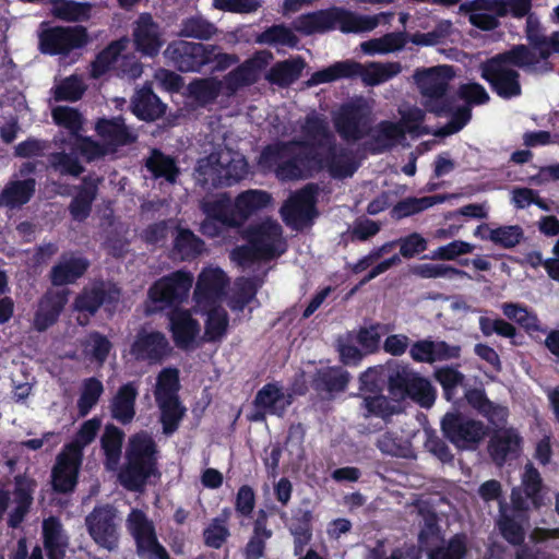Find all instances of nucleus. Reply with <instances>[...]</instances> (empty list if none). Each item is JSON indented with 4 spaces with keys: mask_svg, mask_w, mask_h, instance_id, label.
Returning <instances> with one entry per match:
<instances>
[{
    "mask_svg": "<svg viewBox=\"0 0 559 559\" xmlns=\"http://www.w3.org/2000/svg\"><path fill=\"white\" fill-rule=\"evenodd\" d=\"M95 131L109 150L133 143L138 138L135 131L126 126L121 117L98 119Z\"/></svg>",
    "mask_w": 559,
    "mask_h": 559,
    "instance_id": "28",
    "label": "nucleus"
},
{
    "mask_svg": "<svg viewBox=\"0 0 559 559\" xmlns=\"http://www.w3.org/2000/svg\"><path fill=\"white\" fill-rule=\"evenodd\" d=\"M524 238V231L519 225L501 226L488 230L483 239L490 240L497 246L510 249L519 245Z\"/></svg>",
    "mask_w": 559,
    "mask_h": 559,
    "instance_id": "63",
    "label": "nucleus"
},
{
    "mask_svg": "<svg viewBox=\"0 0 559 559\" xmlns=\"http://www.w3.org/2000/svg\"><path fill=\"white\" fill-rule=\"evenodd\" d=\"M443 435L460 450H475L487 435L486 426L461 414L448 413L441 420Z\"/></svg>",
    "mask_w": 559,
    "mask_h": 559,
    "instance_id": "15",
    "label": "nucleus"
},
{
    "mask_svg": "<svg viewBox=\"0 0 559 559\" xmlns=\"http://www.w3.org/2000/svg\"><path fill=\"white\" fill-rule=\"evenodd\" d=\"M409 37L403 32L388 33L378 38H371L360 44V49L368 56L388 55L402 50Z\"/></svg>",
    "mask_w": 559,
    "mask_h": 559,
    "instance_id": "42",
    "label": "nucleus"
},
{
    "mask_svg": "<svg viewBox=\"0 0 559 559\" xmlns=\"http://www.w3.org/2000/svg\"><path fill=\"white\" fill-rule=\"evenodd\" d=\"M179 376L177 369H163L156 382L154 391L155 400L160 409V420L164 432L173 433L181 420L185 408L180 406L178 400Z\"/></svg>",
    "mask_w": 559,
    "mask_h": 559,
    "instance_id": "10",
    "label": "nucleus"
},
{
    "mask_svg": "<svg viewBox=\"0 0 559 559\" xmlns=\"http://www.w3.org/2000/svg\"><path fill=\"white\" fill-rule=\"evenodd\" d=\"M49 166L60 175H69L79 177L83 171L84 167L79 160L76 150L71 143L70 151L62 150L60 152L51 153L48 156Z\"/></svg>",
    "mask_w": 559,
    "mask_h": 559,
    "instance_id": "51",
    "label": "nucleus"
},
{
    "mask_svg": "<svg viewBox=\"0 0 559 559\" xmlns=\"http://www.w3.org/2000/svg\"><path fill=\"white\" fill-rule=\"evenodd\" d=\"M290 404L292 395L283 392L282 388L275 383L265 384L254 397L257 408L278 417L284 415Z\"/></svg>",
    "mask_w": 559,
    "mask_h": 559,
    "instance_id": "38",
    "label": "nucleus"
},
{
    "mask_svg": "<svg viewBox=\"0 0 559 559\" xmlns=\"http://www.w3.org/2000/svg\"><path fill=\"white\" fill-rule=\"evenodd\" d=\"M453 75L452 68L448 66L417 70L414 73V80L425 98L424 106L439 116L451 115V120L436 133L440 136L459 132L472 117L468 105L455 106L447 93Z\"/></svg>",
    "mask_w": 559,
    "mask_h": 559,
    "instance_id": "2",
    "label": "nucleus"
},
{
    "mask_svg": "<svg viewBox=\"0 0 559 559\" xmlns=\"http://www.w3.org/2000/svg\"><path fill=\"white\" fill-rule=\"evenodd\" d=\"M85 524L93 540L107 550H115L119 543L117 510L109 504L94 508Z\"/></svg>",
    "mask_w": 559,
    "mask_h": 559,
    "instance_id": "16",
    "label": "nucleus"
},
{
    "mask_svg": "<svg viewBox=\"0 0 559 559\" xmlns=\"http://www.w3.org/2000/svg\"><path fill=\"white\" fill-rule=\"evenodd\" d=\"M69 290H48L39 300L34 318L37 331H45L52 325L68 302Z\"/></svg>",
    "mask_w": 559,
    "mask_h": 559,
    "instance_id": "27",
    "label": "nucleus"
},
{
    "mask_svg": "<svg viewBox=\"0 0 559 559\" xmlns=\"http://www.w3.org/2000/svg\"><path fill=\"white\" fill-rule=\"evenodd\" d=\"M381 15H361L334 7L298 16L294 21V27L305 35L324 33L335 27L343 33H361L374 29Z\"/></svg>",
    "mask_w": 559,
    "mask_h": 559,
    "instance_id": "5",
    "label": "nucleus"
},
{
    "mask_svg": "<svg viewBox=\"0 0 559 559\" xmlns=\"http://www.w3.org/2000/svg\"><path fill=\"white\" fill-rule=\"evenodd\" d=\"M203 242L189 229H179L175 238V252L181 260H190L201 253Z\"/></svg>",
    "mask_w": 559,
    "mask_h": 559,
    "instance_id": "64",
    "label": "nucleus"
},
{
    "mask_svg": "<svg viewBox=\"0 0 559 559\" xmlns=\"http://www.w3.org/2000/svg\"><path fill=\"white\" fill-rule=\"evenodd\" d=\"M88 267V261L73 253L62 254L51 267L49 277L55 286L74 283Z\"/></svg>",
    "mask_w": 559,
    "mask_h": 559,
    "instance_id": "32",
    "label": "nucleus"
},
{
    "mask_svg": "<svg viewBox=\"0 0 559 559\" xmlns=\"http://www.w3.org/2000/svg\"><path fill=\"white\" fill-rule=\"evenodd\" d=\"M136 396L138 390L133 383L122 385L111 401L112 417L122 424L130 423L135 415L134 403Z\"/></svg>",
    "mask_w": 559,
    "mask_h": 559,
    "instance_id": "43",
    "label": "nucleus"
},
{
    "mask_svg": "<svg viewBox=\"0 0 559 559\" xmlns=\"http://www.w3.org/2000/svg\"><path fill=\"white\" fill-rule=\"evenodd\" d=\"M510 511L502 503H500V516L498 526L502 536L513 545H520L524 540V530L522 524L516 519L514 512Z\"/></svg>",
    "mask_w": 559,
    "mask_h": 559,
    "instance_id": "57",
    "label": "nucleus"
},
{
    "mask_svg": "<svg viewBox=\"0 0 559 559\" xmlns=\"http://www.w3.org/2000/svg\"><path fill=\"white\" fill-rule=\"evenodd\" d=\"M200 209L206 216L218 218L226 226L238 227L235 205L226 193L204 198L200 202Z\"/></svg>",
    "mask_w": 559,
    "mask_h": 559,
    "instance_id": "39",
    "label": "nucleus"
},
{
    "mask_svg": "<svg viewBox=\"0 0 559 559\" xmlns=\"http://www.w3.org/2000/svg\"><path fill=\"white\" fill-rule=\"evenodd\" d=\"M36 481L27 476L14 477L13 490L0 489V521L8 514V525L17 527L25 519L33 504Z\"/></svg>",
    "mask_w": 559,
    "mask_h": 559,
    "instance_id": "12",
    "label": "nucleus"
},
{
    "mask_svg": "<svg viewBox=\"0 0 559 559\" xmlns=\"http://www.w3.org/2000/svg\"><path fill=\"white\" fill-rule=\"evenodd\" d=\"M171 347L165 334L141 330L131 345L130 353L138 360L158 364L169 355Z\"/></svg>",
    "mask_w": 559,
    "mask_h": 559,
    "instance_id": "23",
    "label": "nucleus"
},
{
    "mask_svg": "<svg viewBox=\"0 0 559 559\" xmlns=\"http://www.w3.org/2000/svg\"><path fill=\"white\" fill-rule=\"evenodd\" d=\"M272 55L266 51L257 52L238 68L225 76V85L229 93H235L243 86L255 83L261 71L269 64Z\"/></svg>",
    "mask_w": 559,
    "mask_h": 559,
    "instance_id": "25",
    "label": "nucleus"
},
{
    "mask_svg": "<svg viewBox=\"0 0 559 559\" xmlns=\"http://www.w3.org/2000/svg\"><path fill=\"white\" fill-rule=\"evenodd\" d=\"M367 147L370 152L379 154L391 151L405 140V130L400 122L381 120L370 127L367 135Z\"/></svg>",
    "mask_w": 559,
    "mask_h": 559,
    "instance_id": "26",
    "label": "nucleus"
},
{
    "mask_svg": "<svg viewBox=\"0 0 559 559\" xmlns=\"http://www.w3.org/2000/svg\"><path fill=\"white\" fill-rule=\"evenodd\" d=\"M123 441V432L112 426H106L102 436V447L106 454V466L108 469H115L119 463L121 455V447Z\"/></svg>",
    "mask_w": 559,
    "mask_h": 559,
    "instance_id": "54",
    "label": "nucleus"
},
{
    "mask_svg": "<svg viewBox=\"0 0 559 559\" xmlns=\"http://www.w3.org/2000/svg\"><path fill=\"white\" fill-rule=\"evenodd\" d=\"M417 515L420 525L418 534L419 545L429 551L440 539L438 519L436 513L427 507H418Z\"/></svg>",
    "mask_w": 559,
    "mask_h": 559,
    "instance_id": "47",
    "label": "nucleus"
},
{
    "mask_svg": "<svg viewBox=\"0 0 559 559\" xmlns=\"http://www.w3.org/2000/svg\"><path fill=\"white\" fill-rule=\"evenodd\" d=\"M36 185L34 178L10 180L0 193V206L13 210L28 203L36 191Z\"/></svg>",
    "mask_w": 559,
    "mask_h": 559,
    "instance_id": "37",
    "label": "nucleus"
},
{
    "mask_svg": "<svg viewBox=\"0 0 559 559\" xmlns=\"http://www.w3.org/2000/svg\"><path fill=\"white\" fill-rule=\"evenodd\" d=\"M311 520L312 514L309 510L298 509L289 522V532L294 536L295 556H300L311 539Z\"/></svg>",
    "mask_w": 559,
    "mask_h": 559,
    "instance_id": "44",
    "label": "nucleus"
},
{
    "mask_svg": "<svg viewBox=\"0 0 559 559\" xmlns=\"http://www.w3.org/2000/svg\"><path fill=\"white\" fill-rule=\"evenodd\" d=\"M519 67L528 73L545 74L554 69L549 60L536 59L535 51L525 45L499 53L479 66L480 74L502 98H512L521 94Z\"/></svg>",
    "mask_w": 559,
    "mask_h": 559,
    "instance_id": "1",
    "label": "nucleus"
},
{
    "mask_svg": "<svg viewBox=\"0 0 559 559\" xmlns=\"http://www.w3.org/2000/svg\"><path fill=\"white\" fill-rule=\"evenodd\" d=\"M248 245L231 251V259L246 265L254 259L271 260L286 251L282 226L273 219H265L247 229Z\"/></svg>",
    "mask_w": 559,
    "mask_h": 559,
    "instance_id": "6",
    "label": "nucleus"
},
{
    "mask_svg": "<svg viewBox=\"0 0 559 559\" xmlns=\"http://www.w3.org/2000/svg\"><path fill=\"white\" fill-rule=\"evenodd\" d=\"M132 40L135 49L147 57L157 56L165 43L159 24L150 13H141L132 23Z\"/></svg>",
    "mask_w": 559,
    "mask_h": 559,
    "instance_id": "22",
    "label": "nucleus"
},
{
    "mask_svg": "<svg viewBox=\"0 0 559 559\" xmlns=\"http://www.w3.org/2000/svg\"><path fill=\"white\" fill-rule=\"evenodd\" d=\"M192 284L193 276L183 271L159 278L148 289L152 306L147 307V312H155L182 302L188 297Z\"/></svg>",
    "mask_w": 559,
    "mask_h": 559,
    "instance_id": "14",
    "label": "nucleus"
},
{
    "mask_svg": "<svg viewBox=\"0 0 559 559\" xmlns=\"http://www.w3.org/2000/svg\"><path fill=\"white\" fill-rule=\"evenodd\" d=\"M82 353L85 359L103 366L106 361L112 344L99 332H92L81 341Z\"/></svg>",
    "mask_w": 559,
    "mask_h": 559,
    "instance_id": "50",
    "label": "nucleus"
},
{
    "mask_svg": "<svg viewBox=\"0 0 559 559\" xmlns=\"http://www.w3.org/2000/svg\"><path fill=\"white\" fill-rule=\"evenodd\" d=\"M126 527L133 537L136 554L145 559H169L165 547L159 544L152 520L140 509H132L126 519Z\"/></svg>",
    "mask_w": 559,
    "mask_h": 559,
    "instance_id": "13",
    "label": "nucleus"
},
{
    "mask_svg": "<svg viewBox=\"0 0 559 559\" xmlns=\"http://www.w3.org/2000/svg\"><path fill=\"white\" fill-rule=\"evenodd\" d=\"M258 165L262 171H273L282 180L308 178L316 169V158L296 140L277 142L260 154Z\"/></svg>",
    "mask_w": 559,
    "mask_h": 559,
    "instance_id": "3",
    "label": "nucleus"
},
{
    "mask_svg": "<svg viewBox=\"0 0 559 559\" xmlns=\"http://www.w3.org/2000/svg\"><path fill=\"white\" fill-rule=\"evenodd\" d=\"M353 78H360L366 86H377L397 76L403 71L399 61H370L365 64L357 62Z\"/></svg>",
    "mask_w": 559,
    "mask_h": 559,
    "instance_id": "31",
    "label": "nucleus"
},
{
    "mask_svg": "<svg viewBox=\"0 0 559 559\" xmlns=\"http://www.w3.org/2000/svg\"><path fill=\"white\" fill-rule=\"evenodd\" d=\"M145 165L155 178H165L171 183L176 181L179 174L175 159L157 150L152 151Z\"/></svg>",
    "mask_w": 559,
    "mask_h": 559,
    "instance_id": "55",
    "label": "nucleus"
},
{
    "mask_svg": "<svg viewBox=\"0 0 559 559\" xmlns=\"http://www.w3.org/2000/svg\"><path fill=\"white\" fill-rule=\"evenodd\" d=\"M227 286L228 278L221 269H204L198 277L193 294L197 307L200 309H206L215 306L222 300Z\"/></svg>",
    "mask_w": 559,
    "mask_h": 559,
    "instance_id": "21",
    "label": "nucleus"
},
{
    "mask_svg": "<svg viewBox=\"0 0 559 559\" xmlns=\"http://www.w3.org/2000/svg\"><path fill=\"white\" fill-rule=\"evenodd\" d=\"M100 181V178L94 176L83 178L82 185L78 187L76 195L69 205V211L73 219L82 222L88 217Z\"/></svg>",
    "mask_w": 559,
    "mask_h": 559,
    "instance_id": "35",
    "label": "nucleus"
},
{
    "mask_svg": "<svg viewBox=\"0 0 559 559\" xmlns=\"http://www.w3.org/2000/svg\"><path fill=\"white\" fill-rule=\"evenodd\" d=\"M39 50L48 55H66L69 51L82 47L87 39L85 28L50 27L38 35Z\"/></svg>",
    "mask_w": 559,
    "mask_h": 559,
    "instance_id": "19",
    "label": "nucleus"
},
{
    "mask_svg": "<svg viewBox=\"0 0 559 559\" xmlns=\"http://www.w3.org/2000/svg\"><path fill=\"white\" fill-rule=\"evenodd\" d=\"M469 23L483 31H492L499 26V16L509 12L514 17H524L531 11V0H475L469 4Z\"/></svg>",
    "mask_w": 559,
    "mask_h": 559,
    "instance_id": "11",
    "label": "nucleus"
},
{
    "mask_svg": "<svg viewBox=\"0 0 559 559\" xmlns=\"http://www.w3.org/2000/svg\"><path fill=\"white\" fill-rule=\"evenodd\" d=\"M373 119V100L362 96L343 104L332 117L336 132L347 143L367 138Z\"/></svg>",
    "mask_w": 559,
    "mask_h": 559,
    "instance_id": "9",
    "label": "nucleus"
},
{
    "mask_svg": "<svg viewBox=\"0 0 559 559\" xmlns=\"http://www.w3.org/2000/svg\"><path fill=\"white\" fill-rule=\"evenodd\" d=\"M100 420L92 418L86 420L80 428L76 438L66 445L58 455L57 463L52 469V485L59 492L72 491L76 485L78 473L82 463V450L96 437Z\"/></svg>",
    "mask_w": 559,
    "mask_h": 559,
    "instance_id": "7",
    "label": "nucleus"
},
{
    "mask_svg": "<svg viewBox=\"0 0 559 559\" xmlns=\"http://www.w3.org/2000/svg\"><path fill=\"white\" fill-rule=\"evenodd\" d=\"M468 554V542L464 534H455L448 542L436 545L428 551V559H464Z\"/></svg>",
    "mask_w": 559,
    "mask_h": 559,
    "instance_id": "52",
    "label": "nucleus"
},
{
    "mask_svg": "<svg viewBox=\"0 0 559 559\" xmlns=\"http://www.w3.org/2000/svg\"><path fill=\"white\" fill-rule=\"evenodd\" d=\"M520 445L521 437L515 429H498L489 441L488 450L492 461L501 466L518 456Z\"/></svg>",
    "mask_w": 559,
    "mask_h": 559,
    "instance_id": "30",
    "label": "nucleus"
},
{
    "mask_svg": "<svg viewBox=\"0 0 559 559\" xmlns=\"http://www.w3.org/2000/svg\"><path fill=\"white\" fill-rule=\"evenodd\" d=\"M43 535L49 559H62L68 546L61 522L50 516L43 522Z\"/></svg>",
    "mask_w": 559,
    "mask_h": 559,
    "instance_id": "41",
    "label": "nucleus"
},
{
    "mask_svg": "<svg viewBox=\"0 0 559 559\" xmlns=\"http://www.w3.org/2000/svg\"><path fill=\"white\" fill-rule=\"evenodd\" d=\"M132 111L140 119L155 120L164 114L165 107L151 90L142 88L132 99Z\"/></svg>",
    "mask_w": 559,
    "mask_h": 559,
    "instance_id": "45",
    "label": "nucleus"
},
{
    "mask_svg": "<svg viewBox=\"0 0 559 559\" xmlns=\"http://www.w3.org/2000/svg\"><path fill=\"white\" fill-rule=\"evenodd\" d=\"M157 447L147 432L132 436L126 449V463L118 479L130 491H142L151 476L157 474Z\"/></svg>",
    "mask_w": 559,
    "mask_h": 559,
    "instance_id": "4",
    "label": "nucleus"
},
{
    "mask_svg": "<svg viewBox=\"0 0 559 559\" xmlns=\"http://www.w3.org/2000/svg\"><path fill=\"white\" fill-rule=\"evenodd\" d=\"M326 167L334 178H346L353 176L357 165L347 150L340 147L336 141L330 152H322L316 158V169Z\"/></svg>",
    "mask_w": 559,
    "mask_h": 559,
    "instance_id": "29",
    "label": "nucleus"
},
{
    "mask_svg": "<svg viewBox=\"0 0 559 559\" xmlns=\"http://www.w3.org/2000/svg\"><path fill=\"white\" fill-rule=\"evenodd\" d=\"M397 112L401 117L399 122L403 126L405 134L418 136L429 133V129L424 126L425 111L423 109L415 106H400Z\"/></svg>",
    "mask_w": 559,
    "mask_h": 559,
    "instance_id": "59",
    "label": "nucleus"
},
{
    "mask_svg": "<svg viewBox=\"0 0 559 559\" xmlns=\"http://www.w3.org/2000/svg\"><path fill=\"white\" fill-rule=\"evenodd\" d=\"M525 16H527L526 36L531 45L530 49L535 51L536 59L549 60L551 55L559 53V32L547 37L540 34L538 21L530 12Z\"/></svg>",
    "mask_w": 559,
    "mask_h": 559,
    "instance_id": "34",
    "label": "nucleus"
},
{
    "mask_svg": "<svg viewBox=\"0 0 559 559\" xmlns=\"http://www.w3.org/2000/svg\"><path fill=\"white\" fill-rule=\"evenodd\" d=\"M191 97L201 106L213 103L222 91V82L215 78L197 79L188 86Z\"/></svg>",
    "mask_w": 559,
    "mask_h": 559,
    "instance_id": "56",
    "label": "nucleus"
},
{
    "mask_svg": "<svg viewBox=\"0 0 559 559\" xmlns=\"http://www.w3.org/2000/svg\"><path fill=\"white\" fill-rule=\"evenodd\" d=\"M119 289L105 282H95L78 295L74 300V309L79 312L95 314L99 307L105 304H112L119 299Z\"/></svg>",
    "mask_w": 559,
    "mask_h": 559,
    "instance_id": "24",
    "label": "nucleus"
},
{
    "mask_svg": "<svg viewBox=\"0 0 559 559\" xmlns=\"http://www.w3.org/2000/svg\"><path fill=\"white\" fill-rule=\"evenodd\" d=\"M170 329L176 345L188 349L194 346L200 324L188 310H176L170 314Z\"/></svg>",
    "mask_w": 559,
    "mask_h": 559,
    "instance_id": "33",
    "label": "nucleus"
},
{
    "mask_svg": "<svg viewBox=\"0 0 559 559\" xmlns=\"http://www.w3.org/2000/svg\"><path fill=\"white\" fill-rule=\"evenodd\" d=\"M349 382V373L340 367H325L316 373V390L329 393L344 391Z\"/></svg>",
    "mask_w": 559,
    "mask_h": 559,
    "instance_id": "49",
    "label": "nucleus"
},
{
    "mask_svg": "<svg viewBox=\"0 0 559 559\" xmlns=\"http://www.w3.org/2000/svg\"><path fill=\"white\" fill-rule=\"evenodd\" d=\"M358 69L357 61L347 59L337 61L328 68L319 70L310 76L306 82L308 87L323 83H331L340 79H352L354 70Z\"/></svg>",
    "mask_w": 559,
    "mask_h": 559,
    "instance_id": "46",
    "label": "nucleus"
},
{
    "mask_svg": "<svg viewBox=\"0 0 559 559\" xmlns=\"http://www.w3.org/2000/svg\"><path fill=\"white\" fill-rule=\"evenodd\" d=\"M300 133L301 140L297 141L305 145L314 158L322 152H330L336 141L326 117L317 112L307 115L300 122Z\"/></svg>",
    "mask_w": 559,
    "mask_h": 559,
    "instance_id": "17",
    "label": "nucleus"
},
{
    "mask_svg": "<svg viewBox=\"0 0 559 559\" xmlns=\"http://www.w3.org/2000/svg\"><path fill=\"white\" fill-rule=\"evenodd\" d=\"M207 311V319L205 321V332L203 340L206 342H215L222 340L228 328V316L222 307H209L203 309Z\"/></svg>",
    "mask_w": 559,
    "mask_h": 559,
    "instance_id": "53",
    "label": "nucleus"
},
{
    "mask_svg": "<svg viewBox=\"0 0 559 559\" xmlns=\"http://www.w3.org/2000/svg\"><path fill=\"white\" fill-rule=\"evenodd\" d=\"M228 516L229 512L225 510L221 516L213 519L204 530L203 537L207 547L218 549L227 540L229 536Z\"/></svg>",
    "mask_w": 559,
    "mask_h": 559,
    "instance_id": "62",
    "label": "nucleus"
},
{
    "mask_svg": "<svg viewBox=\"0 0 559 559\" xmlns=\"http://www.w3.org/2000/svg\"><path fill=\"white\" fill-rule=\"evenodd\" d=\"M129 45L128 38L111 43L104 49L92 63V76L97 79L103 75L109 67L117 60L120 53L127 49Z\"/></svg>",
    "mask_w": 559,
    "mask_h": 559,
    "instance_id": "60",
    "label": "nucleus"
},
{
    "mask_svg": "<svg viewBox=\"0 0 559 559\" xmlns=\"http://www.w3.org/2000/svg\"><path fill=\"white\" fill-rule=\"evenodd\" d=\"M217 33L216 26L202 16H191L181 22L179 36L207 40Z\"/></svg>",
    "mask_w": 559,
    "mask_h": 559,
    "instance_id": "58",
    "label": "nucleus"
},
{
    "mask_svg": "<svg viewBox=\"0 0 559 559\" xmlns=\"http://www.w3.org/2000/svg\"><path fill=\"white\" fill-rule=\"evenodd\" d=\"M316 193V187L307 185L292 194L281 209L284 222L294 229L309 226L317 214L314 210Z\"/></svg>",
    "mask_w": 559,
    "mask_h": 559,
    "instance_id": "18",
    "label": "nucleus"
},
{
    "mask_svg": "<svg viewBox=\"0 0 559 559\" xmlns=\"http://www.w3.org/2000/svg\"><path fill=\"white\" fill-rule=\"evenodd\" d=\"M198 51L200 43L176 40L167 46L164 56L182 72L198 71Z\"/></svg>",
    "mask_w": 559,
    "mask_h": 559,
    "instance_id": "36",
    "label": "nucleus"
},
{
    "mask_svg": "<svg viewBox=\"0 0 559 559\" xmlns=\"http://www.w3.org/2000/svg\"><path fill=\"white\" fill-rule=\"evenodd\" d=\"M272 198L263 190H247L240 193L235 202L237 226L242 225L254 212L265 207Z\"/></svg>",
    "mask_w": 559,
    "mask_h": 559,
    "instance_id": "40",
    "label": "nucleus"
},
{
    "mask_svg": "<svg viewBox=\"0 0 559 559\" xmlns=\"http://www.w3.org/2000/svg\"><path fill=\"white\" fill-rule=\"evenodd\" d=\"M304 68L305 62L301 58L280 61L271 68L266 79L272 84L285 87L298 80Z\"/></svg>",
    "mask_w": 559,
    "mask_h": 559,
    "instance_id": "48",
    "label": "nucleus"
},
{
    "mask_svg": "<svg viewBox=\"0 0 559 559\" xmlns=\"http://www.w3.org/2000/svg\"><path fill=\"white\" fill-rule=\"evenodd\" d=\"M542 491V476L532 463H527L521 476V486L514 488L511 493L513 509L523 512L530 510L531 507L540 508L544 504Z\"/></svg>",
    "mask_w": 559,
    "mask_h": 559,
    "instance_id": "20",
    "label": "nucleus"
},
{
    "mask_svg": "<svg viewBox=\"0 0 559 559\" xmlns=\"http://www.w3.org/2000/svg\"><path fill=\"white\" fill-rule=\"evenodd\" d=\"M377 447L383 454L391 456L406 459L413 454L411 442L394 432L381 435L377 440Z\"/></svg>",
    "mask_w": 559,
    "mask_h": 559,
    "instance_id": "61",
    "label": "nucleus"
},
{
    "mask_svg": "<svg viewBox=\"0 0 559 559\" xmlns=\"http://www.w3.org/2000/svg\"><path fill=\"white\" fill-rule=\"evenodd\" d=\"M247 173V162L243 156L224 147L200 158L194 177L202 187H218L231 186L245 178Z\"/></svg>",
    "mask_w": 559,
    "mask_h": 559,
    "instance_id": "8",
    "label": "nucleus"
}]
</instances>
